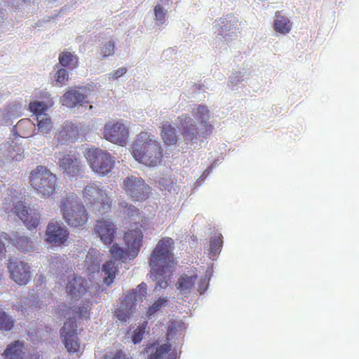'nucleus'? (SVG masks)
I'll return each mask as SVG.
<instances>
[{
	"label": "nucleus",
	"instance_id": "obj_1",
	"mask_svg": "<svg viewBox=\"0 0 359 359\" xmlns=\"http://www.w3.org/2000/svg\"><path fill=\"white\" fill-rule=\"evenodd\" d=\"M175 242L172 238L164 237L158 241L149 257L151 273L156 280H159L156 287L165 288L176 266L174 254Z\"/></svg>",
	"mask_w": 359,
	"mask_h": 359
},
{
	"label": "nucleus",
	"instance_id": "obj_46",
	"mask_svg": "<svg viewBox=\"0 0 359 359\" xmlns=\"http://www.w3.org/2000/svg\"><path fill=\"white\" fill-rule=\"evenodd\" d=\"M60 309L56 311V313L60 317L66 318L68 315H69V311L72 309L70 307H67L65 304H62L60 306Z\"/></svg>",
	"mask_w": 359,
	"mask_h": 359
},
{
	"label": "nucleus",
	"instance_id": "obj_27",
	"mask_svg": "<svg viewBox=\"0 0 359 359\" xmlns=\"http://www.w3.org/2000/svg\"><path fill=\"white\" fill-rule=\"evenodd\" d=\"M31 117L33 121L37 122L39 130L43 133H47L52 128V121L48 114H33Z\"/></svg>",
	"mask_w": 359,
	"mask_h": 359
},
{
	"label": "nucleus",
	"instance_id": "obj_51",
	"mask_svg": "<svg viewBox=\"0 0 359 359\" xmlns=\"http://www.w3.org/2000/svg\"><path fill=\"white\" fill-rule=\"evenodd\" d=\"M200 109L202 110L201 112L209 111L207 107L205 104H202V105L198 106V112H200Z\"/></svg>",
	"mask_w": 359,
	"mask_h": 359
},
{
	"label": "nucleus",
	"instance_id": "obj_47",
	"mask_svg": "<svg viewBox=\"0 0 359 359\" xmlns=\"http://www.w3.org/2000/svg\"><path fill=\"white\" fill-rule=\"evenodd\" d=\"M212 128H212V125L208 124V123L205 122L202 126V132H201L202 137H206L207 136L210 135V133H212Z\"/></svg>",
	"mask_w": 359,
	"mask_h": 359
},
{
	"label": "nucleus",
	"instance_id": "obj_30",
	"mask_svg": "<svg viewBox=\"0 0 359 359\" xmlns=\"http://www.w3.org/2000/svg\"><path fill=\"white\" fill-rule=\"evenodd\" d=\"M53 105L52 100L46 101H33L29 104V109L30 112H44L50 110V107Z\"/></svg>",
	"mask_w": 359,
	"mask_h": 359
},
{
	"label": "nucleus",
	"instance_id": "obj_42",
	"mask_svg": "<svg viewBox=\"0 0 359 359\" xmlns=\"http://www.w3.org/2000/svg\"><path fill=\"white\" fill-rule=\"evenodd\" d=\"M75 316L78 317L79 318H90V309L88 307L82 306L78 308L74 311Z\"/></svg>",
	"mask_w": 359,
	"mask_h": 359
},
{
	"label": "nucleus",
	"instance_id": "obj_33",
	"mask_svg": "<svg viewBox=\"0 0 359 359\" xmlns=\"http://www.w3.org/2000/svg\"><path fill=\"white\" fill-rule=\"evenodd\" d=\"M171 348V344L168 343L160 345L155 351L151 353L147 359H161L170 351Z\"/></svg>",
	"mask_w": 359,
	"mask_h": 359
},
{
	"label": "nucleus",
	"instance_id": "obj_28",
	"mask_svg": "<svg viewBox=\"0 0 359 359\" xmlns=\"http://www.w3.org/2000/svg\"><path fill=\"white\" fill-rule=\"evenodd\" d=\"M180 130L186 142L193 141L197 137L196 126L192 123L190 119L188 121L185 119L184 123H182Z\"/></svg>",
	"mask_w": 359,
	"mask_h": 359
},
{
	"label": "nucleus",
	"instance_id": "obj_26",
	"mask_svg": "<svg viewBox=\"0 0 359 359\" xmlns=\"http://www.w3.org/2000/svg\"><path fill=\"white\" fill-rule=\"evenodd\" d=\"M104 275V282L106 285H110L113 282L118 272V266L114 261H107L102 267Z\"/></svg>",
	"mask_w": 359,
	"mask_h": 359
},
{
	"label": "nucleus",
	"instance_id": "obj_11",
	"mask_svg": "<svg viewBox=\"0 0 359 359\" xmlns=\"http://www.w3.org/2000/svg\"><path fill=\"white\" fill-rule=\"evenodd\" d=\"M7 268L11 278L19 285H26L32 279V275L27 262L17 258L10 259Z\"/></svg>",
	"mask_w": 359,
	"mask_h": 359
},
{
	"label": "nucleus",
	"instance_id": "obj_19",
	"mask_svg": "<svg viewBox=\"0 0 359 359\" xmlns=\"http://www.w3.org/2000/svg\"><path fill=\"white\" fill-rule=\"evenodd\" d=\"M66 292L72 299H79L87 292L86 280L74 274L69 276Z\"/></svg>",
	"mask_w": 359,
	"mask_h": 359
},
{
	"label": "nucleus",
	"instance_id": "obj_31",
	"mask_svg": "<svg viewBox=\"0 0 359 359\" xmlns=\"http://www.w3.org/2000/svg\"><path fill=\"white\" fill-rule=\"evenodd\" d=\"M60 63L63 67H68L70 68H75L77 67L78 58L77 57L69 52H63L59 57Z\"/></svg>",
	"mask_w": 359,
	"mask_h": 359
},
{
	"label": "nucleus",
	"instance_id": "obj_3",
	"mask_svg": "<svg viewBox=\"0 0 359 359\" xmlns=\"http://www.w3.org/2000/svg\"><path fill=\"white\" fill-rule=\"evenodd\" d=\"M60 211L63 219L72 227H81L85 225L88 215L85 206L78 201L74 194L66 196L61 200Z\"/></svg>",
	"mask_w": 359,
	"mask_h": 359
},
{
	"label": "nucleus",
	"instance_id": "obj_10",
	"mask_svg": "<svg viewBox=\"0 0 359 359\" xmlns=\"http://www.w3.org/2000/svg\"><path fill=\"white\" fill-rule=\"evenodd\" d=\"M238 20L233 16L219 18L215 21L214 29L217 40L230 42L236 37Z\"/></svg>",
	"mask_w": 359,
	"mask_h": 359
},
{
	"label": "nucleus",
	"instance_id": "obj_4",
	"mask_svg": "<svg viewBox=\"0 0 359 359\" xmlns=\"http://www.w3.org/2000/svg\"><path fill=\"white\" fill-rule=\"evenodd\" d=\"M81 196L89 208L100 214L107 213L111 209L113 200L101 187V183L91 182L86 185L82 190Z\"/></svg>",
	"mask_w": 359,
	"mask_h": 359
},
{
	"label": "nucleus",
	"instance_id": "obj_25",
	"mask_svg": "<svg viewBox=\"0 0 359 359\" xmlns=\"http://www.w3.org/2000/svg\"><path fill=\"white\" fill-rule=\"evenodd\" d=\"M247 79V72L244 70H238L233 72L229 76L228 87L231 90H237L243 85Z\"/></svg>",
	"mask_w": 359,
	"mask_h": 359
},
{
	"label": "nucleus",
	"instance_id": "obj_24",
	"mask_svg": "<svg viewBox=\"0 0 359 359\" xmlns=\"http://www.w3.org/2000/svg\"><path fill=\"white\" fill-rule=\"evenodd\" d=\"M160 135L165 145H175L178 142L179 138L176 129L168 122L163 123L162 126L161 127Z\"/></svg>",
	"mask_w": 359,
	"mask_h": 359
},
{
	"label": "nucleus",
	"instance_id": "obj_20",
	"mask_svg": "<svg viewBox=\"0 0 359 359\" xmlns=\"http://www.w3.org/2000/svg\"><path fill=\"white\" fill-rule=\"evenodd\" d=\"M4 238L8 240L19 251L29 252L34 249L33 243L25 236H21L18 232L13 233L11 236L5 233Z\"/></svg>",
	"mask_w": 359,
	"mask_h": 359
},
{
	"label": "nucleus",
	"instance_id": "obj_18",
	"mask_svg": "<svg viewBox=\"0 0 359 359\" xmlns=\"http://www.w3.org/2000/svg\"><path fill=\"white\" fill-rule=\"evenodd\" d=\"M12 211L24 222L28 229L32 230L38 226L40 219L39 214L26 207L21 201L14 205Z\"/></svg>",
	"mask_w": 359,
	"mask_h": 359
},
{
	"label": "nucleus",
	"instance_id": "obj_13",
	"mask_svg": "<svg viewBox=\"0 0 359 359\" xmlns=\"http://www.w3.org/2000/svg\"><path fill=\"white\" fill-rule=\"evenodd\" d=\"M85 88L83 87L70 88L60 98L63 106L68 108L78 107V110H91L93 106L85 101L86 96L83 94Z\"/></svg>",
	"mask_w": 359,
	"mask_h": 359
},
{
	"label": "nucleus",
	"instance_id": "obj_17",
	"mask_svg": "<svg viewBox=\"0 0 359 359\" xmlns=\"http://www.w3.org/2000/svg\"><path fill=\"white\" fill-rule=\"evenodd\" d=\"M94 231L104 245H109L114 242L117 228L111 219L102 218L96 221Z\"/></svg>",
	"mask_w": 359,
	"mask_h": 359
},
{
	"label": "nucleus",
	"instance_id": "obj_34",
	"mask_svg": "<svg viewBox=\"0 0 359 359\" xmlns=\"http://www.w3.org/2000/svg\"><path fill=\"white\" fill-rule=\"evenodd\" d=\"M147 325V321L144 320L134 330L132 335V341L135 344L140 343L142 340Z\"/></svg>",
	"mask_w": 359,
	"mask_h": 359
},
{
	"label": "nucleus",
	"instance_id": "obj_22",
	"mask_svg": "<svg viewBox=\"0 0 359 359\" xmlns=\"http://www.w3.org/2000/svg\"><path fill=\"white\" fill-rule=\"evenodd\" d=\"M198 276L196 271H193L190 274L184 273L178 278L175 285L176 287L183 294L190 293L194 288Z\"/></svg>",
	"mask_w": 359,
	"mask_h": 359
},
{
	"label": "nucleus",
	"instance_id": "obj_45",
	"mask_svg": "<svg viewBox=\"0 0 359 359\" xmlns=\"http://www.w3.org/2000/svg\"><path fill=\"white\" fill-rule=\"evenodd\" d=\"M127 72V69L126 67H120L113 72H111V73H109L108 74L109 76V78H111L112 79H118L119 77L122 76L123 74H125Z\"/></svg>",
	"mask_w": 359,
	"mask_h": 359
},
{
	"label": "nucleus",
	"instance_id": "obj_50",
	"mask_svg": "<svg viewBox=\"0 0 359 359\" xmlns=\"http://www.w3.org/2000/svg\"><path fill=\"white\" fill-rule=\"evenodd\" d=\"M10 110L17 111L22 109V104L20 102L15 101L10 104Z\"/></svg>",
	"mask_w": 359,
	"mask_h": 359
},
{
	"label": "nucleus",
	"instance_id": "obj_41",
	"mask_svg": "<svg viewBox=\"0 0 359 359\" xmlns=\"http://www.w3.org/2000/svg\"><path fill=\"white\" fill-rule=\"evenodd\" d=\"M154 13H155V20L157 22V24L161 25L164 23L165 15V11L163 9L161 5H156L154 8Z\"/></svg>",
	"mask_w": 359,
	"mask_h": 359
},
{
	"label": "nucleus",
	"instance_id": "obj_37",
	"mask_svg": "<svg viewBox=\"0 0 359 359\" xmlns=\"http://www.w3.org/2000/svg\"><path fill=\"white\" fill-rule=\"evenodd\" d=\"M167 303L166 298H160L157 299L151 306H150L147 311V314L149 317L154 315L158 311H159L163 306H165Z\"/></svg>",
	"mask_w": 359,
	"mask_h": 359
},
{
	"label": "nucleus",
	"instance_id": "obj_29",
	"mask_svg": "<svg viewBox=\"0 0 359 359\" xmlns=\"http://www.w3.org/2000/svg\"><path fill=\"white\" fill-rule=\"evenodd\" d=\"M223 241L221 233H216L212 236L210 241V248L208 249L210 258L215 259V258L221 252L222 248Z\"/></svg>",
	"mask_w": 359,
	"mask_h": 359
},
{
	"label": "nucleus",
	"instance_id": "obj_15",
	"mask_svg": "<svg viewBox=\"0 0 359 359\" xmlns=\"http://www.w3.org/2000/svg\"><path fill=\"white\" fill-rule=\"evenodd\" d=\"M58 165L68 176L74 177L83 172L84 165L80 160L79 154L74 150H69L60 158Z\"/></svg>",
	"mask_w": 359,
	"mask_h": 359
},
{
	"label": "nucleus",
	"instance_id": "obj_5",
	"mask_svg": "<svg viewBox=\"0 0 359 359\" xmlns=\"http://www.w3.org/2000/svg\"><path fill=\"white\" fill-rule=\"evenodd\" d=\"M84 156L90 169L98 175H107L114 167L115 157L107 150L90 147Z\"/></svg>",
	"mask_w": 359,
	"mask_h": 359
},
{
	"label": "nucleus",
	"instance_id": "obj_48",
	"mask_svg": "<svg viewBox=\"0 0 359 359\" xmlns=\"http://www.w3.org/2000/svg\"><path fill=\"white\" fill-rule=\"evenodd\" d=\"M25 126H32V123L29 119H22L17 123V128L20 130L22 128Z\"/></svg>",
	"mask_w": 359,
	"mask_h": 359
},
{
	"label": "nucleus",
	"instance_id": "obj_53",
	"mask_svg": "<svg viewBox=\"0 0 359 359\" xmlns=\"http://www.w3.org/2000/svg\"><path fill=\"white\" fill-rule=\"evenodd\" d=\"M99 268H100V264H96L95 269L98 270Z\"/></svg>",
	"mask_w": 359,
	"mask_h": 359
},
{
	"label": "nucleus",
	"instance_id": "obj_2",
	"mask_svg": "<svg viewBox=\"0 0 359 359\" xmlns=\"http://www.w3.org/2000/svg\"><path fill=\"white\" fill-rule=\"evenodd\" d=\"M132 149L135 159L147 166L156 167L163 161L162 147L147 132H141L137 135Z\"/></svg>",
	"mask_w": 359,
	"mask_h": 359
},
{
	"label": "nucleus",
	"instance_id": "obj_52",
	"mask_svg": "<svg viewBox=\"0 0 359 359\" xmlns=\"http://www.w3.org/2000/svg\"><path fill=\"white\" fill-rule=\"evenodd\" d=\"M156 344V343H153V344H151L149 345H147L146 349L148 351L149 349H151L153 346H154Z\"/></svg>",
	"mask_w": 359,
	"mask_h": 359
},
{
	"label": "nucleus",
	"instance_id": "obj_32",
	"mask_svg": "<svg viewBox=\"0 0 359 359\" xmlns=\"http://www.w3.org/2000/svg\"><path fill=\"white\" fill-rule=\"evenodd\" d=\"M114 48L115 44L113 41L109 40L102 43L98 53L100 58L104 60L113 55L114 53Z\"/></svg>",
	"mask_w": 359,
	"mask_h": 359
},
{
	"label": "nucleus",
	"instance_id": "obj_54",
	"mask_svg": "<svg viewBox=\"0 0 359 359\" xmlns=\"http://www.w3.org/2000/svg\"><path fill=\"white\" fill-rule=\"evenodd\" d=\"M3 270H0V280L1 279Z\"/></svg>",
	"mask_w": 359,
	"mask_h": 359
},
{
	"label": "nucleus",
	"instance_id": "obj_12",
	"mask_svg": "<svg viewBox=\"0 0 359 359\" xmlns=\"http://www.w3.org/2000/svg\"><path fill=\"white\" fill-rule=\"evenodd\" d=\"M129 128L121 121L109 122L103 130L104 137L114 144L124 146L129 137Z\"/></svg>",
	"mask_w": 359,
	"mask_h": 359
},
{
	"label": "nucleus",
	"instance_id": "obj_49",
	"mask_svg": "<svg viewBox=\"0 0 359 359\" xmlns=\"http://www.w3.org/2000/svg\"><path fill=\"white\" fill-rule=\"evenodd\" d=\"M67 133H68V130H67L65 128H64L61 131L59 132L58 133V140H60V138L62 140H66L67 141H71L72 142L73 140L71 139V137L69 136L67 137Z\"/></svg>",
	"mask_w": 359,
	"mask_h": 359
},
{
	"label": "nucleus",
	"instance_id": "obj_16",
	"mask_svg": "<svg viewBox=\"0 0 359 359\" xmlns=\"http://www.w3.org/2000/svg\"><path fill=\"white\" fill-rule=\"evenodd\" d=\"M136 295L134 292H129L121 299L114 311V315L122 323L127 322L133 316L135 306Z\"/></svg>",
	"mask_w": 359,
	"mask_h": 359
},
{
	"label": "nucleus",
	"instance_id": "obj_14",
	"mask_svg": "<svg viewBox=\"0 0 359 359\" xmlns=\"http://www.w3.org/2000/svg\"><path fill=\"white\" fill-rule=\"evenodd\" d=\"M69 232L66 226L60 222H50L48 224L45 236L46 241L53 246L64 245L67 241Z\"/></svg>",
	"mask_w": 359,
	"mask_h": 359
},
{
	"label": "nucleus",
	"instance_id": "obj_40",
	"mask_svg": "<svg viewBox=\"0 0 359 359\" xmlns=\"http://www.w3.org/2000/svg\"><path fill=\"white\" fill-rule=\"evenodd\" d=\"M55 81L57 83L65 85L69 80V72L64 69H60L55 73Z\"/></svg>",
	"mask_w": 359,
	"mask_h": 359
},
{
	"label": "nucleus",
	"instance_id": "obj_44",
	"mask_svg": "<svg viewBox=\"0 0 359 359\" xmlns=\"http://www.w3.org/2000/svg\"><path fill=\"white\" fill-rule=\"evenodd\" d=\"M209 285V279L205 277L201 278L198 283L197 291L200 294H203L208 289Z\"/></svg>",
	"mask_w": 359,
	"mask_h": 359
},
{
	"label": "nucleus",
	"instance_id": "obj_9",
	"mask_svg": "<svg viewBox=\"0 0 359 359\" xmlns=\"http://www.w3.org/2000/svg\"><path fill=\"white\" fill-rule=\"evenodd\" d=\"M123 189L133 201L138 202L146 201L151 192V187L142 178L133 175L123 180Z\"/></svg>",
	"mask_w": 359,
	"mask_h": 359
},
{
	"label": "nucleus",
	"instance_id": "obj_23",
	"mask_svg": "<svg viewBox=\"0 0 359 359\" xmlns=\"http://www.w3.org/2000/svg\"><path fill=\"white\" fill-rule=\"evenodd\" d=\"M273 27L276 32L286 35L292 30V23L280 12H276L273 18Z\"/></svg>",
	"mask_w": 359,
	"mask_h": 359
},
{
	"label": "nucleus",
	"instance_id": "obj_6",
	"mask_svg": "<svg viewBox=\"0 0 359 359\" xmlns=\"http://www.w3.org/2000/svg\"><path fill=\"white\" fill-rule=\"evenodd\" d=\"M142 238L143 234L139 227L128 230L123 236L127 249L123 250L117 243H114L109 250L111 257L117 260L126 259V257H135L142 246Z\"/></svg>",
	"mask_w": 359,
	"mask_h": 359
},
{
	"label": "nucleus",
	"instance_id": "obj_35",
	"mask_svg": "<svg viewBox=\"0 0 359 359\" xmlns=\"http://www.w3.org/2000/svg\"><path fill=\"white\" fill-rule=\"evenodd\" d=\"M184 329V324L183 322H171L168 327V340H170L172 336L181 332Z\"/></svg>",
	"mask_w": 359,
	"mask_h": 359
},
{
	"label": "nucleus",
	"instance_id": "obj_36",
	"mask_svg": "<svg viewBox=\"0 0 359 359\" xmlns=\"http://www.w3.org/2000/svg\"><path fill=\"white\" fill-rule=\"evenodd\" d=\"M13 321L6 314V313L0 310V330L9 331L13 327Z\"/></svg>",
	"mask_w": 359,
	"mask_h": 359
},
{
	"label": "nucleus",
	"instance_id": "obj_39",
	"mask_svg": "<svg viewBox=\"0 0 359 359\" xmlns=\"http://www.w3.org/2000/svg\"><path fill=\"white\" fill-rule=\"evenodd\" d=\"M104 359H133V358L127 354L123 350L118 349L114 352H111L106 355Z\"/></svg>",
	"mask_w": 359,
	"mask_h": 359
},
{
	"label": "nucleus",
	"instance_id": "obj_8",
	"mask_svg": "<svg viewBox=\"0 0 359 359\" xmlns=\"http://www.w3.org/2000/svg\"><path fill=\"white\" fill-rule=\"evenodd\" d=\"M60 334L69 353H76L79 358L81 357L83 353L84 346H81L78 337L76 321L71 318L68 319L60 329Z\"/></svg>",
	"mask_w": 359,
	"mask_h": 359
},
{
	"label": "nucleus",
	"instance_id": "obj_38",
	"mask_svg": "<svg viewBox=\"0 0 359 359\" xmlns=\"http://www.w3.org/2000/svg\"><path fill=\"white\" fill-rule=\"evenodd\" d=\"M119 205L121 208L123 209L124 213L126 214L128 217H134L140 214V210L138 208L133 205L128 204L125 201L121 202Z\"/></svg>",
	"mask_w": 359,
	"mask_h": 359
},
{
	"label": "nucleus",
	"instance_id": "obj_21",
	"mask_svg": "<svg viewBox=\"0 0 359 359\" xmlns=\"http://www.w3.org/2000/svg\"><path fill=\"white\" fill-rule=\"evenodd\" d=\"M2 355L5 359H25V344L19 340L11 343L7 346Z\"/></svg>",
	"mask_w": 359,
	"mask_h": 359
},
{
	"label": "nucleus",
	"instance_id": "obj_43",
	"mask_svg": "<svg viewBox=\"0 0 359 359\" xmlns=\"http://www.w3.org/2000/svg\"><path fill=\"white\" fill-rule=\"evenodd\" d=\"M147 284L145 283H142L141 284H140L137 287H136V290L135 291L134 290H132L131 292H134L135 293V295L136 297L137 296V293H138V297L140 299H142V298L144 297H145L146 294H147Z\"/></svg>",
	"mask_w": 359,
	"mask_h": 359
},
{
	"label": "nucleus",
	"instance_id": "obj_7",
	"mask_svg": "<svg viewBox=\"0 0 359 359\" xmlns=\"http://www.w3.org/2000/svg\"><path fill=\"white\" fill-rule=\"evenodd\" d=\"M29 178L32 187L42 197H49L55 193L57 182L56 175L46 167L38 165L30 172Z\"/></svg>",
	"mask_w": 359,
	"mask_h": 359
}]
</instances>
